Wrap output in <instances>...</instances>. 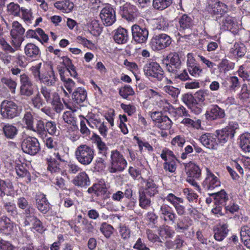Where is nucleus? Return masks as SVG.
I'll return each instance as SVG.
<instances>
[{
    "label": "nucleus",
    "mask_w": 250,
    "mask_h": 250,
    "mask_svg": "<svg viewBox=\"0 0 250 250\" xmlns=\"http://www.w3.org/2000/svg\"><path fill=\"white\" fill-rule=\"evenodd\" d=\"M39 92L44 98L43 100L50 104L57 113H60L63 110L64 106L58 93L45 85L41 86Z\"/></svg>",
    "instance_id": "f257e3e1"
},
{
    "label": "nucleus",
    "mask_w": 250,
    "mask_h": 250,
    "mask_svg": "<svg viewBox=\"0 0 250 250\" xmlns=\"http://www.w3.org/2000/svg\"><path fill=\"white\" fill-rule=\"evenodd\" d=\"M127 162L124 155L118 150H112L110 154L108 170L111 173L123 171L127 167Z\"/></svg>",
    "instance_id": "f03ea898"
},
{
    "label": "nucleus",
    "mask_w": 250,
    "mask_h": 250,
    "mask_svg": "<svg viewBox=\"0 0 250 250\" xmlns=\"http://www.w3.org/2000/svg\"><path fill=\"white\" fill-rule=\"evenodd\" d=\"M75 156L80 163L87 166L89 165L93 159L94 150L88 146L81 145L76 149Z\"/></svg>",
    "instance_id": "7ed1b4c3"
},
{
    "label": "nucleus",
    "mask_w": 250,
    "mask_h": 250,
    "mask_svg": "<svg viewBox=\"0 0 250 250\" xmlns=\"http://www.w3.org/2000/svg\"><path fill=\"white\" fill-rule=\"evenodd\" d=\"M20 109L18 105L11 101H3L0 104V114L6 119H12L19 116Z\"/></svg>",
    "instance_id": "20e7f679"
},
{
    "label": "nucleus",
    "mask_w": 250,
    "mask_h": 250,
    "mask_svg": "<svg viewBox=\"0 0 250 250\" xmlns=\"http://www.w3.org/2000/svg\"><path fill=\"white\" fill-rule=\"evenodd\" d=\"M171 38L165 33L154 35L150 42V45L154 51L163 50L171 43Z\"/></svg>",
    "instance_id": "39448f33"
},
{
    "label": "nucleus",
    "mask_w": 250,
    "mask_h": 250,
    "mask_svg": "<svg viewBox=\"0 0 250 250\" xmlns=\"http://www.w3.org/2000/svg\"><path fill=\"white\" fill-rule=\"evenodd\" d=\"M21 146L22 151L30 155H36L41 149L38 140L35 137L30 136L23 140Z\"/></svg>",
    "instance_id": "423d86ee"
},
{
    "label": "nucleus",
    "mask_w": 250,
    "mask_h": 250,
    "mask_svg": "<svg viewBox=\"0 0 250 250\" xmlns=\"http://www.w3.org/2000/svg\"><path fill=\"white\" fill-rule=\"evenodd\" d=\"M144 72L147 77L155 78L161 81L164 77V71L159 63L152 62L146 63L144 67Z\"/></svg>",
    "instance_id": "0eeeda50"
},
{
    "label": "nucleus",
    "mask_w": 250,
    "mask_h": 250,
    "mask_svg": "<svg viewBox=\"0 0 250 250\" xmlns=\"http://www.w3.org/2000/svg\"><path fill=\"white\" fill-rule=\"evenodd\" d=\"M165 61H166V68L170 73L176 74L181 68V61L177 52H170L165 59Z\"/></svg>",
    "instance_id": "6e6552de"
},
{
    "label": "nucleus",
    "mask_w": 250,
    "mask_h": 250,
    "mask_svg": "<svg viewBox=\"0 0 250 250\" xmlns=\"http://www.w3.org/2000/svg\"><path fill=\"white\" fill-rule=\"evenodd\" d=\"M24 32V28L19 22L15 21L13 22L10 35L12 38V44L15 48H18L21 46L24 40L22 35Z\"/></svg>",
    "instance_id": "1a4fd4ad"
},
{
    "label": "nucleus",
    "mask_w": 250,
    "mask_h": 250,
    "mask_svg": "<svg viewBox=\"0 0 250 250\" xmlns=\"http://www.w3.org/2000/svg\"><path fill=\"white\" fill-rule=\"evenodd\" d=\"M132 40L136 43H146L148 37V30L145 27L134 24L131 27Z\"/></svg>",
    "instance_id": "9d476101"
},
{
    "label": "nucleus",
    "mask_w": 250,
    "mask_h": 250,
    "mask_svg": "<svg viewBox=\"0 0 250 250\" xmlns=\"http://www.w3.org/2000/svg\"><path fill=\"white\" fill-rule=\"evenodd\" d=\"M119 13L123 18L128 21H133L139 14L136 7L127 2L120 6Z\"/></svg>",
    "instance_id": "9b49d317"
},
{
    "label": "nucleus",
    "mask_w": 250,
    "mask_h": 250,
    "mask_svg": "<svg viewBox=\"0 0 250 250\" xmlns=\"http://www.w3.org/2000/svg\"><path fill=\"white\" fill-rule=\"evenodd\" d=\"M87 192L92 195L101 197L104 199L109 197V192L108 191L104 181H100L98 183L94 184L88 188Z\"/></svg>",
    "instance_id": "f8f14e48"
},
{
    "label": "nucleus",
    "mask_w": 250,
    "mask_h": 250,
    "mask_svg": "<svg viewBox=\"0 0 250 250\" xmlns=\"http://www.w3.org/2000/svg\"><path fill=\"white\" fill-rule=\"evenodd\" d=\"M100 16L104 24L106 26L112 25L116 21L115 10L110 5L102 9Z\"/></svg>",
    "instance_id": "ddd939ff"
},
{
    "label": "nucleus",
    "mask_w": 250,
    "mask_h": 250,
    "mask_svg": "<svg viewBox=\"0 0 250 250\" xmlns=\"http://www.w3.org/2000/svg\"><path fill=\"white\" fill-rule=\"evenodd\" d=\"M159 214L161 219L166 223H175L177 215L173 208L169 205L163 203L160 206L159 210Z\"/></svg>",
    "instance_id": "4468645a"
},
{
    "label": "nucleus",
    "mask_w": 250,
    "mask_h": 250,
    "mask_svg": "<svg viewBox=\"0 0 250 250\" xmlns=\"http://www.w3.org/2000/svg\"><path fill=\"white\" fill-rule=\"evenodd\" d=\"M178 22V29L181 32L191 33L194 25L193 19L187 14H183L177 17Z\"/></svg>",
    "instance_id": "2eb2a0df"
},
{
    "label": "nucleus",
    "mask_w": 250,
    "mask_h": 250,
    "mask_svg": "<svg viewBox=\"0 0 250 250\" xmlns=\"http://www.w3.org/2000/svg\"><path fill=\"white\" fill-rule=\"evenodd\" d=\"M187 65L188 70L191 76L198 78L202 75L203 69L194 59L191 53H188L187 55Z\"/></svg>",
    "instance_id": "dca6fc26"
},
{
    "label": "nucleus",
    "mask_w": 250,
    "mask_h": 250,
    "mask_svg": "<svg viewBox=\"0 0 250 250\" xmlns=\"http://www.w3.org/2000/svg\"><path fill=\"white\" fill-rule=\"evenodd\" d=\"M238 127L237 124L231 122L226 127L223 128L220 131V144L227 143L229 136L233 137Z\"/></svg>",
    "instance_id": "f3484780"
},
{
    "label": "nucleus",
    "mask_w": 250,
    "mask_h": 250,
    "mask_svg": "<svg viewBox=\"0 0 250 250\" xmlns=\"http://www.w3.org/2000/svg\"><path fill=\"white\" fill-rule=\"evenodd\" d=\"M37 209L42 214H46L50 210V204L43 193L37 194L35 198Z\"/></svg>",
    "instance_id": "a211bd4d"
},
{
    "label": "nucleus",
    "mask_w": 250,
    "mask_h": 250,
    "mask_svg": "<svg viewBox=\"0 0 250 250\" xmlns=\"http://www.w3.org/2000/svg\"><path fill=\"white\" fill-rule=\"evenodd\" d=\"M87 91L83 87L76 88L71 93L73 103L80 105H83L87 101Z\"/></svg>",
    "instance_id": "6ab92c4d"
},
{
    "label": "nucleus",
    "mask_w": 250,
    "mask_h": 250,
    "mask_svg": "<svg viewBox=\"0 0 250 250\" xmlns=\"http://www.w3.org/2000/svg\"><path fill=\"white\" fill-rule=\"evenodd\" d=\"M206 170L207 176L202 183V187L205 190H213L219 185L218 178L208 168Z\"/></svg>",
    "instance_id": "aec40b11"
},
{
    "label": "nucleus",
    "mask_w": 250,
    "mask_h": 250,
    "mask_svg": "<svg viewBox=\"0 0 250 250\" xmlns=\"http://www.w3.org/2000/svg\"><path fill=\"white\" fill-rule=\"evenodd\" d=\"M199 140L208 148L217 150L218 147L219 139H217L216 135L204 134L200 137Z\"/></svg>",
    "instance_id": "412c9836"
},
{
    "label": "nucleus",
    "mask_w": 250,
    "mask_h": 250,
    "mask_svg": "<svg viewBox=\"0 0 250 250\" xmlns=\"http://www.w3.org/2000/svg\"><path fill=\"white\" fill-rule=\"evenodd\" d=\"M185 169L188 175L187 178L198 179L201 176V170L194 163L190 162L185 164Z\"/></svg>",
    "instance_id": "4be33fe9"
},
{
    "label": "nucleus",
    "mask_w": 250,
    "mask_h": 250,
    "mask_svg": "<svg viewBox=\"0 0 250 250\" xmlns=\"http://www.w3.org/2000/svg\"><path fill=\"white\" fill-rule=\"evenodd\" d=\"M158 187L151 179H147L144 188L140 189V191L144 192L149 197H153L158 193Z\"/></svg>",
    "instance_id": "5701e85b"
},
{
    "label": "nucleus",
    "mask_w": 250,
    "mask_h": 250,
    "mask_svg": "<svg viewBox=\"0 0 250 250\" xmlns=\"http://www.w3.org/2000/svg\"><path fill=\"white\" fill-rule=\"evenodd\" d=\"M26 37L27 38H34L42 42V40L45 42H47L48 36L44 33L41 28H37L35 30H28L26 33Z\"/></svg>",
    "instance_id": "b1692460"
},
{
    "label": "nucleus",
    "mask_w": 250,
    "mask_h": 250,
    "mask_svg": "<svg viewBox=\"0 0 250 250\" xmlns=\"http://www.w3.org/2000/svg\"><path fill=\"white\" fill-rule=\"evenodd\" d=\"M113 39L118 44L125 43L129 40L128 32L125 28L120 27L115 31Z\"/></svg>",
    "instance_id": "393cba45"
},
{
    "label": "nucleus",
    "mask_w": 250,
    "mask_h": 250,
    "mask_svg": "<svg viewBox=\"0 0 250 250\" xmlns=\"http://www.w3.org/2000/svg\"><path fill=\"white\" fill-rule=\"evenodd\" d=\"M47 169L52 174L62 173V170L60 168V163L56 158L51 156L46 158Z\"/></svg>",
    "instance_id": "a878e982"
},
{
    "label": "nucleus",
    "mask_w": 250,
    "mask_h": 250,
    "mask_svg": "<svg viewBox=\"0 0 250 250\" xmlns=\"http://www.w3.org/2000/svg\"><path fill=\"white\" fill-rule=\"evenodd\" d=\"M24 53L28 58L37 59L40 57L41 51L38 46L32 43H27L24 47Z\"/></svg>",
    "instance_id": "bb28decb"
},
{
    "label": "nucleus",
    "mask_w": 250,
    "mask_h": 250,
    "mask_svg": "<svg viewBox=\"0 0 250 250\" xmlns=\"http://www.w3.org/2000/svg\"><path fill=\"white\" fill-rule=\"evenodd\" d=\"M92 139L96 144L99 155L101 156L107 157L108 148L105 143L102 141L101 137L99 135L94 133Z\"/></svg>",
    "instance_id": "cd10ccee"
},
{
    "label": "nucleus",
    "mask_w": 250,
    "mask_h": 250,
    "mask_svg": "<svg viewBox=\"0 0 250 250\" xmlns=\"http://www.w3.org/2000/svg\"><path fill=\"white\" fill-rule=\"evenodd\" d=\"M72 182L74 185L80 187L88 186L90 184L89 178L85 172H80Z\"/></svg>",
    "instance_id": "c85d7f7f"
},
{
    "label": "nucleus",
    "mask_w": 250,
    "mask_h": 250,
    "mask_svg": "<svg viewBox=\"0 0 250 250\" xmlns=\"http://www.w3.org/2000/svg\"><path fill=\"white\" fill-rule=\"evenodd\" d=\"M29 130L37 133L38 136L42 139L46 137L45 123L42 120H37L35 125L33 124Z\"/></svg>",
    "instance_id": "c756f323"
},
{
    "label": "nucleus",
    "mask_w": 250,
    "mask_h": 250,
    "mask_svg": "<svg viewBox=\"0 0 250 250\" xmlns=\"http://www.w3.org/2000/svg\"><path fill=\"white\" fill-rule=\"evenodd\" d=\"M14 223L7 216L0 218V233H9L13 228Z\"/></svg>",
    "instance_id": "7c9ffc66"
},
{
    "label": "nucleus",
    "mask_w": 250,
    "mask_h": 250,
    "mask_svg": "<svg viewBox=\"0 0 250 250\" xmlns=\"http://www.w3.org/2000/svg\"><path fill=\"white\" fill-rule=\"evenodd\" d=\"M2 131L6 138L13 139L18 134V129L13 125L6 124L2 127Z\"/></svg>",
    "instance_id": "2f4dec72"
},
{
    "label": "nucleus",
    "mask_w": 250,
    "mask_h": 250,
    "mask_svg": "<svg viewBox=\"0 0 250 250\" xmlns=\"http://www.w3.org/2000/svg\"><path fill=\"white\" fill-rule=\"evenodd\" d=\"M56 80L57 77L55 76L54 71L52 69L46 74H42L40 81L47 86H52L55 84Z\"/></svg>",
    "instance_id": "473e14b6"
},
{
    "label": "nucleus",
    "mask_w": 250,
    "mask_h": 250,
    "mask_svg": "<svg viewBox=\"0 0 250 250\" xmlns=\"http://www.w3.org/2000/svg\"><path fill=\"white\" fill-rule=\"evenodd\" d=\"M54 6L63 13H68L71 12L74 8V4L69 0L57 1L54 4Z\"/></svg>",
    "instance_id": "72a5a7b5"
},
{
    "label": "nucleus",
    "mask_w": 250,
    "mask_h": 250,
    "mask_svg": "<svg viewBox=\"0 0 250 250\" xmlns=\"http://www.w3.org/2000/svg\"><path fill=\"white\" fill-rule=\"evenodd\" d=\"M237 98L242 103L247 102L250 100V89L246 83H243L240 92L237 95Z\"/></svg>",
    "instance_id": "f704fd0d"
},
{
    "label": "nucleus",
    "mask_w": 250,
    "mask_h": 250,
    "mask_svg": "<svg viewBox=\"0 0 250 250\" xmlns=\"http://www.w3.org/2000/svg\"><path fill=\"white\" fill-rule=\"evenodd\" d=\"M15 169L17 175L21 178H25L26 183H30L31 181L30 172L21 164H18L15 166Z\"/></svg>",
    "instance_id": "c9c22d12"
},
{
    "label": "nucleus",
    "mask_w": 250,
    "mask_h": 250,
    "mask_svg": "<svg viewBox=\"0 0 250 250\" xmlns=\"http://www.w3.org/2000/svg\"><path fill=\"white\" fill-rule=\"evenodd\" d=\"M63 119L65 123L72 125L71 128L72 130L78 129V126L77 125V118L74 116V113L66 111L63 115Z\"/></svg>",
    "instance_id": "e433bc0d"
},
{
    "label": "nucleus",
    "mask_w": 250,
    "mask_h": 250,
    "mask_svg": "<svg viewBox=\"0 0 250 250\" xmlns=\"http://www.w3.org/2000/svg\"><path fill=\"white\" fill-rule=\"evenodd\" d=\"M240 146L246 152H250V133H245L240 137Z\"/></svg>",
    "instance_id": "4c0bfd02"
},
{
    "label": "nucleus",
    "mask_w": 250,
    "mask_h": 250,
    "mask_svg": "<svg viewBox=\"0 0 250 250\" xmlns=\"http://www.w3.org/2000/svg\"><path fill=\"white\" fill-rule=\"evenodd\" d=\"M139 205L143 209H147L151 206V201L147 195L139 191Z\"/></svg>",
    "instance_id": "58836bf2"
},
{
    "label": "nucleus",
    "mask_w": 250,
    "mask_h": 250,
    "mask_svg": "<svg viewBox=\"0 0 250 250\" xmlns=\"http://www.w3.org/2000/svg\"><path fill=\"white\" fill-rule=\"evenodd\" d=\"M3 209L6 211L9 215L15 216L17 214V209L16 205L11 202H6L2 200Z\"/></svg>",
    "instance_id": "ea45409f"
},
{
    "label": "nucleus",
    "mask_w": 250,
    "mask_h": 250,
    "mask_svg": "<svg viewBox=\"0 0 250 250\" xmlns=\"http://www.w3.org/2000/svg\"><path fill=\"white\" fill-rule=\"evenodd\" d=\"M172 3V0H153V7L158 10H163L169 7Z\"/></svg>",
    "instance_id": "a19ab883"
},
{
    "label": "nucleus",
    "mask_w": 250,
    "mask_h": 250,
    "mask_svg": "<svg viewBox=\"0 0 250 250\" xmlns=\"http://www.w3.org/2000/svg\"><path fill=\"white\" fill-rule=\"evenodd\" d=\"M81 118L80 122V132L81 133L85 136H89L90 134V131L87 126V124L89 126H91L90 122L85 118L83 115H80Z\"/></svg>",
    "instance_id": "79ce46f5"
},
{
    "label": "nucleus",
    "mask_w": 250,
    "mask_h": 250,
    "mask_svg": "<svg viewBox=\"0 0 250 250\" xmlns=\"http://www.w3.org/2000/svg\"><path fill=\"white\" fill-rule=\"evenodd\" d=\"M207 119L208 120L217 119L219 117V107L217 105H211L207 111Z\"/></svg>",
    "instance_id": "37998d69"
},
{
    "label": "nucleus",
    "mask_w": 250,
    "mask_h": 250,
    "mask_svg": "<svg viewBox=\"0 0 250 250\" xmlns=\"http://www.w3.org/2000/svg\"><path fill=\"white\" fill-rule=\"evenodd\" d=\"M56 124L53 121H47L45 122L46 137L47 133L51 135L57 136L59 134V130L57 129Z\"/></svg>",
    "instance_id": "c03bdc74"
},
{
    "label": "nucleus",
    "mask_w": 250,
    "mask_h": 250,
    "mask_svg": "<svg viewBox=\"0 0 250 250\" xmlns=\"http://www.w3.org/2000/svg\"><path fill=\"white\" fill-rule=\"evenodd\" d=\"M231 52L238 57H243L246 53V48L244 44L236 43L231 48Z\"/></svg>",
    "instance_id": "a18cd8bd"
},
{
    "label": "nucleus",
    "mask_w": 250,
    "mask_h": 250,
    "mask_svg": "<svg viewBox=\"0 0 250 250\" xmlns=\"http://www.w3.org/2000/svg\"><path fill=\"white\" fill-rule=\"evenodd\" d=\"M119 94L123 98L127 99L129 96H133L135 92L131 86L125 85L119 89Z\"/></svg>",
    "instance_id": "49530a36"
},
{
    "label": "nucleus",
    "mask_w": 250,
    "mask_h": 250,
    "mask_svg": "<svg viewBox=\"0 0 250 250\" xmlns=\"http://www.w3.org/2000/svg\"><path fill=\"white\" fill-rule=\"evenodd\" d=\"M1 82L2 83L8 87L12 93H15L17 85V83L15 81L12 80L10 78L3 77L1 79Z\"/></svg>",
    "instance_id": "de8ad7c7"
},
{
    "label": "nucleus",
    "mask_w": 250,
    "mask_h": 250,
    "mask_svg": "<svg viewBox=\"0 0 250 250\" xmlns=\"http://www.w3.org/2000/svg\"><path fill=\"white\" fill-rule=\"evenodd\" d=\"M113 227L105 222L103 223L100 226V230L107 238L110 237L113 233Z\"/></svg>",
    "instance_id": "09e8293b"
},
{
    "label": "nucleus",
    "mask_w": 250,
    "mask_h": 250,
    "mask_svg": "<svg viewBox=\"0 0 250 250\" xmlns=\"http://www.w3.org/2000/svg\"><path fill=\"white\" fill-rule=\"evenodd\" d=\"M34 93V86L33 83L23 86H20V93L22 96L30 97Z\"/></svg>",
    "instance_id": "8fccbe9b"
},
{
    "label": "nucleus",
    "mask_w": 250,
    "mask_h": 250,
    "mask_svg": "<svg viewBox=\"0 0 250 250\" xmlns=\"http://www.w3.org/2000/svg\"><path fill=\"white\" fill-rule=\"evenodd\" d=\"M160 121L157 124V126L161 129L167 130L171 128L172 123L167 116L165 115Z\"/></svg>",
    "instance_id": "3c124183"
},
{
    "label": "nucleus",
    "mask_w": 250,
    "mask_h": 250,
    "mask_svg": "<svg viewBox=\"0 0 250 250\" xmlns=\"http://www.w3.org/2000/svg\"><path fill=\"white\" fill-rule=\"evenodd\" d=\"M31 102L34 107L37 109H40L45 104L39 91L32 98Z\"/></svg>",
    "instance_id": "603ef678"
},
{
    "label": "nucleus",
    "mask_w": 250,
    "mask_h": 250,
    "mask_svg": "<svg viewBox=\"0 0 250 250\" xmlns=\"http://www.w3.org/2000/svg\"><path fill=\"white\" fill-rule=\"evenodd\" d=\"M7 9L8 12L10 14L14 16H20L21 8H20L18 4L11 2L7 5Z\"/></svg>",
    "instance_id": "864d4df0"
},
{
    "label": "nucleus",
    "mask_w": 250,
    "mask_h": 250,
    "mask_svg": "<svg viewBox=\"0 0 250 250\" xmlns=\"http://www.w3.org/2000/svg\"><path fill=\"white\" fill-rule=\"evenodd\" d=\"M23 123L26 125V128L29 130L34 124V117L32 113L30 111H25L22 118Z\"/></svg>",
    "instance_id": "5fc2aeb1"
},
{
    "label": "nucleus",
    "mask_w": 250,
    "mask_h": 250,
    "mask_svg": "<svg viewBox=\"0 0 250 250\" xmlns=\"http://www.w3.org/2000/svg\"><path fill=\"white\" fill-rule=\"evenodd\" d=\"M162 199L163 200V202H164L165 200H167L173 206L176 205L177 204L183 203L184 202L183 198L178 197L173 193H169L166 197L164 198H162Z\"/></svg>",
    "instance_id": "6e6d98bb"
},
{
    "label": "nucleus",
    "mask_w": 250,
    "mask_h": 250,
    "mask_svg": "<svg viewBox=\"0 0 250 250\" xmlns=\"http://www.w3.org/2000/svg\"><path fill=\"white\" fill-rule=\"evenodd\" d=\"M235 25V22L231 17L228 16L222 21L221 28L224 30H231Z\"/></svg>",
    "instance_id": "4d7b16f0"
},
{
    "label": "nucleus",
    "mask_w": 250,
    "mask_h": 250,
    "mask_svg": "<svg viewBox=\"0 0 250 250\" xmlns=\"http://www.w3.org/2000/svg\"><path fill=\"white\" fill-rule=\"evenodd\" d=\"M54 156L56 160L60 162H65L68 158V153L65 152L64 149H59L57 152L54 153Z\"/></svg>",
    "instance_id": "13d9d810"
},
{
    "label": "nucleus",
    "mask_w": 250,
    "mask_h": 250,
    "mask_svg": "<svg viewBox=\"0 0 250 250\" xmlns=\"http://www.w3.org/2000/svg\"><path fill=\"white\" fill-rule=\"evenodd\" d=\"M94 123L96 127L98 129L100 134L104 138L107 136L108 128L104 122L101 123L100 121L95 120Z\"/></svg>",
    "instance_id": "bf43d9fd"
},
{
    "label": "nucleus",
    "mask_w": 250,
    "mask_h": 250,
    "mask_svg": "<svg viewBox=\"0 0 250 250\" xmlns=\"http://www.w3.org/2000/svg\"><path fill=\"white\" fill-rule=\"evenodd\" d=\"M164 90L174 99L178 97L180 90L179 88L170 85H166L164 87Z\"/></svg>",
    "instance_id": "052dcab7"
},
{
    "label": "nucleus",
    "mask_w": 250,
    "mask_h": 250,
    "mask_svg": "<svg viewBox=\"0 0 250 250\" xmlns=\"http://www.w3.org/2000/svg\"><path fill=\"white\" fill-rule=\"evenodd\" d=\"M208 195L210 197H213V202L216 205V206L211 209V212L214 215H217L219 213V208L218 207L219 204V191L214 193H209Z\"/></svg>",
    "instance_id": "680f3d73"
},
{
    "label": "nucleus",
    "mask_w": 250,
    "mask_h": 250,
    "mask_svg": "<svg viewBox=\"0 0 250 250\" xmlns=\"http://www.w3.org/2000/svg\"><path fill=\"white\" fill-rule=\"evenodd\" d=\"M161 157L165 161L168 160L167 158H169V161L177 160L173 152L167 148L163 149Z\"/></svg>",
    "instance_id": "e2e57ef3"
},
{
    "label": "nucleus",
    "mask_w": 250,
    "mask_h": 250,
    "mask_svg": "<svg viewBox=\"0 0 250 250\" xmlns=\"http://www.w3.org/2000/svg\"><path fill=\"white\" fill-rule=\"evenodd\" d=\"M183 194L190 202H193L194 200H197L198 197V196L196 193H194L192 189L188 188L184 189Z\"/></svg>",
    "instance_id": "0e129e2a"
},
{
    "label": "nucleus",
    "mask_w": 250,
    "mask_h": 250,
    "mask_svg": "<svg viewBox=\"0 0 250 250\" xmlns=\"http://www.w3.org/2000/svg\"><path fill=\"white\" fill-rule=\"evenodd\" d=\"M77 41L79 43L83 44L84 46L92 49L95 47V44L90 41L81 36L77 37Z\"/></svg>",
    "instance_id": "69168bd1"
},
{
    "label": "nucleus",
    "mask_w": 250,
    "mask_h": 250,
    "mask_svg": "<svg viewBox=\"0 0 250 250\" xmlns=\"http://www.w3.org/2000/svg\"><path fill=\"white\" fill-rule=\"evenodd\" d=\"M63 85L69 93H72L74 88L75 87V83L71 79L67 78L65 80L62 81Z\"/></svg>",
    "instance_id": "338daca9"
},
{
    "label": "nucleus",
    "mask_w": 250,
    "mask_h": 250,
    "mask_svg": "<svg viewBox=\"0 0 250 250\" xmlns=\"http://www.w3.org/2000/svg\"><path fill=\"white\" fill-rule=\"evenodd\" d=\"M228 81L230 83L229 88L232 90L235 91L237 88L239 87L240 83L238 77L232 76L228 78Z\"/></svg>",
    "instance_id": "774afa93"
}]
</instances>
